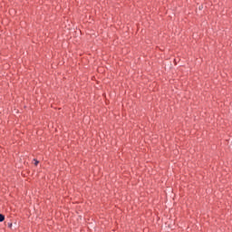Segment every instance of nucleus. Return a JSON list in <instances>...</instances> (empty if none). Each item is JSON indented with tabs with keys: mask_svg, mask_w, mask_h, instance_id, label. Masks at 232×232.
<instances>
[{
	"mask_svg": "<svg viewBox=\"0 0 232 232\" xmlns=\"http://www.w3.org/2000/svg\"><path fill=\"white\" fill-rule=\"evenodd\" d=\"M5 221V215L0 214V222H4Z\"/></svg>",
	"mask_w": 232,
	"mask_h": 232,
	"instance_id": "nucleus-1",
	"label": "nucleus"
},
{
	"mask_svg": "<svg viewBox=\"0 0 232 232\" xmlns=\"http://www.w3.org/2000/svg\"><path fill=\"white\" fill-rule=\"evenodd\" d=\"M34 166H37L39 164V161L37 160H34Z\"/></svg>",
	"mask_w": 232,
	"mask_h": 232,
	"instance_id": "nucleus-2",
	"label": "nucleus"
}]
</instances>
